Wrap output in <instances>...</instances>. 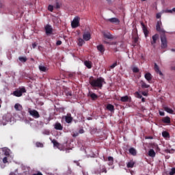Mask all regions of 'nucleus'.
I'll return each instance as SVG.
<instances>
[{
  "instance_id": "obj_11",
  "label": "nucleus",
  "mask_w": 175,
  "mask_h": 175,
  "mask_svg": "<svg viewBox=\"0 0 175 175\" xmlns=\"http://www.w3.org/2000/svg\"><path fill=\"white\" fill-rule=\"evenodd\" d=\"M65 120L67 124H70V122L73 121V118H72V114L68 113L67 116H65Z\"/></svg>"
},
{
  "instance_id": "obj_23",
  "label": "nucleus",
  "mask_w": 175,
  "mask_h": 175,
  "mask_svg": "<svg viewBox=\"0 0 175 175\" xmlns=\"http://www.w3.org/2000/svg\"><path fill=\"white\" fill-rule=\"evenodd\" d=\"M103 36L107 39H114V36H113L110 33H104Z\"/></svg>"
},
{
  "instance_id": "obj_24",
  "label": "nucleus",
  "mask_w": 175,
  "mask_h": 175,
  "mask_svg": "<svg viewBox=\"0 0 175 175\" xmlns=\"http://www.w3.org/2000/svg\"><path fill=\"white\" fill-rule=\"evenodd\" d=\"M108 21H109V23H118V24H120V19L117 18H111L108 19Z\"/></svg>"
},
{
  "instance_id": "obj_62",
  "label": "nucleus",
  "mask_w": 175,
  "mask_h": 175,
  "mask_svg": "<svg viewBox=\"0 0 175 175\" xmlns=\"http://www.w3.org/2000/svg\"><path fill=\"white\" fill-rule=\"evenodd\" d=\"M10 175H16V173H14V172H11V173L10 174Z\"/></svg>"
},
{
  "instance_id": "obj_54",
  "label": "nucleus",
  "mask_w": 175,
  "mask_h": 175,
  "mask_svg": "<svg viewBox=\"0 0 175 175\" xmlns=\"http://www.w3.org/2000/svg\"><path fill=\"white\" fill-rule=\"evenodd\" d=\"M79 133H84V129H81L79 130Z\"/></svg>"
},
{
  "instance_id": "obj_33",
  "label": "nucleus",
  "mask_w": 175,
  "mask_h": 175,
  "mask_svg": "<svg viewBox=\"0 0 175 175\" xmlns=\"http://www.w3.org/2000/svg\"><path fill=\"white\" fill-rule=\"evenodd\" d=\"M134 95L135 98H137L138 99H142L143 98V96H142V94H140V93H139V92H135Z\"/></svg>"
},
{
  "instance_id": "obj_26",
  "label": "nucleus",
  "mask_w": 175,
  "mask_h": 175,
  "mask_svg": "<svg viewBox=\"0 0 175 175\" xmlns=\"http://www.w3.org/2000/svg\"><path fill=\"white\" fill-rule=\"evenodd\" d=\"M38 68H39L40 72H47V70H49L47 67H46L43 65H40Z\"/></svg>"
},
{
  "instance_id": "obj_43",
  "label": "nucleus",
  "mask_w": 175,
  "mask_h": 175,
  "mask_svg": "<svg viewBox=\"0 0 175 175\" xmlns=\"http://www.w3.org/2000/svg\"><path fill=\"white\" fill-rule=\"evenodd\" d=\"M48 10H49V12H53V10H54V6H53L52 5H49L48 6Z\"/></svg>"
},
{
  "instance_id": "obj_40",
  "label": "nucleus",
  "mask_w": 175,
  "mask_h": 175,
  "mask_svg": "<svg viewBox=\"0 0 175 175\" xmlns=\"http://www.w3.org/2000/svg\"><path fill=\"white\" fill-rule=\"evenodd\" d=\"M36 147H38V148H43V144L42 143H41V142H36Z\"/></svg>"
},
{
  "instance_id": "obj_3",
  "label": "nucleus",
  "mask_w": 175,
  "mask_h": 175,
  "mask_svg": "<svg viewBox=\"0 0 175 175\" xmlns=\"http://www.w3.org/2000/svg\"><path fill=\"white\" fill-rule=\"evenodd\" d=\"M27 92V90H25V88L23 87L21 88H19V90H16L13 92L14 96H17L18 98H20V96H23V94H25Z\"/></svg>"
},
{
  "instance_id": "obj_22",
  "label": "nucleus",
  "mask_w": 175,
  "mask_h": 175,
  "mask_svg": "<svg viewBox=\"0 0 175 175\" xmlns=\"http://www.w3.org/2000/svg\"><path fill=\"white\" fill-rule=\"evenodd\" d=\"M85 64V66H86V68L88 69H91V68H92V62H91L90 61H85L84 62Z\"/></svg>"
},
{
  "instance_id": "obj_41",
  "label": "nucleus",
  "mask_w": 175,
  "mask_h": 175,
  "mask_svg": "<svg viewBox=\"0 0 175 175\" xmlns=\"http://www.w3.org/2000/svg\"><path fill=\"white\" fill-rule=\"evenodd\" d=\"M169 175H174L175 174V167H172L171 171L168 173Z\"/></svg>"
},
{
  "instance_id": "obj_17",
  "label": "nucleus",
  "mask_w": 175,
  "mask_h": 175,
  "mask_svg": "<svg viewBox=\"0 0 175 175\" xmlns=\"http://www.w3.org/2000/svg\"><path fill=\"white\" fill-rule=\"evenodd\" d=\"M159 38V35L158 33H156L154 36H152V41H151V44H155Z\"/></svg>"
},
{
  "instance_id": "obj_52",
  "label": "nucleus",
  "mask_w": 175,
  "mask_h": 175,
  "mask_svg": "<svg viewBox=\"0 0 175 175\" xmlns=\"http://www.w3.org/2000/svg\"><path fill=\"white\" fill-rule=\"evenodd\" d=\"M165 13H173V10H165Z\"/></svg>"
},
{
  "instance_id": "obj_19",
  "label": "nucleus",
  "mask_w": 175,
  "mask_h": 175,
  "mask_svg": "<svg viewBox=\"0 0 175 175\" xmlns=\"http://www.w3.org/2000/svg\"><path fill=\"white\" fill-rule=\"evenodd\" d=\"M144 77H145L146 80H147V81H148V83H150V81H151V80H152V75H151V73H150V72H147L146 74H145Z\"/></svg>"
},
{
  "instance_id": "obj_44",
  "label": "nucleus",
  "mask_w": 175,
  "mask_h": 175,
  "mask_svg": "<svg viewBox=\"0 0 175 175\" xmlns=\"http://www.w3.org/2000/svg\"><path fill=\"white\" fill-rule=\"evenodd\" d=\"M133 73H139V69L137 68V67H134L133 68Z\"/></svg>"
},
{
  "instance_id": "obj_59",
  "label": "nucleus",
  "mask_w": 175,
  "mask_h": 175,
  "mask_svg": "<svg viewBox=\"0 0 175 175\" xmlns=\"http://www.w3.org/2000/svg\"><path fill=\"white\" fill-rule=\"evenodd\" d=\"M107 173V170H106V168L103 169V173Z\"/></svg>"
},
{
  "instance_id": "obj_58",
  "label": "nucleus",
  "mask_w": 175,
  "mask_h": 175,
  "mask_svg": "<svg viewBox=\"0 0 175 175\" xmlns=\"http://www.w3.org/2000/svg\"><path fill=\"white\" fill-rule=\"evenodd\" d=\"M139 40V39L137 38H135V39H134V42H135V43H137V41Z\"/></svg>"
},
{
  "instance_id": "obj_1",
  "label": "nucleus",
  "mask_w": 175,
  "mask_h": 175,
  "mask_svg": "<svg viewBox=\"0 0 175 175\" xmlns=\"http://www.w3.org/2000/svg\"><path fill=\"white\" fill-rule=\"evenodd\" d=\"M89 83L93 88H100V90H102L103 83H105V79L102 77L95 79L94 77H90L89 79Z\"/></svg>"
},
{
  "instance_id": "obj_6",
  "label": "nucleus",
  "mask_w": 175,
  "mask_h": 175,
  "mask_svg": "<svg viewBox=\"0 0 175 175\" xmlns=\"http://www.w3.org/2000/svg\"><path fill=\"white\" fill-rule=\"evenodd\" d=\"M28 111L33 118H40V114H39V112L36 109H29Z\"/></svg>"
},
{
  "instance_id": "obj_5",
  "label": "nucleus",
  "mask_w": 175,
  "mask_h": 175,
  "mask_svg": "<svg viewBox=\"0 0 175 175\" xmlns=\"http://www.w3.org/2000/svg\"><path fill=\"white\" fill-rule=\"evenodd\" d=\"M72 28H77V27H80V17L75 16L73 21L71 22Z\"/></svg>"
},
{
  "instance_id": "obj_49",
  "label": "nucleus",
  "mask_w": 175,
  "mask_h": 175,
  "mask_svg": "<svg viewBox=\"0 0 175 175\" xmlns=\"http://www.w3.org/2000/svg\"><path fill=\"white\" fill-rule=\"evenodd\" d=\"M56 9H59L61 8V4L57 2L55 5Z\"/></svg>"
},
{
  "instance_id": "obj_4",
  "label": "nucleus",
  "mask_w": 175,
  "mask_h": 175,
  "mask_svg": "<svg viewBox=\"0 0 175 175\" xmlns=\"http://www.w3.org/2000/svg\"><path fill=\"white\" fill-rule=\"evenodd\" d=\"M161 49H166L167 47V38H166V35L165 33L161 36Z\"/></svg>"
},
{
  "instance_id": "obj_12",
  "label": "nucleus",
  "mask_w": 175,
  "mask_h": 175,
  "mask_svg": "<svg viewBox=\"0 0 175 175\" xmlns=\"http://www.w3.org/2000/svg\"><path fill=\"white\" fill-rule=\"evenodd\" d=\"M97 50H98V51H100V54H102V55H103V54H105V46H103V44L98 45Z\"/></svg>"
},
{
  "instance_id": "obj_61",
  "label": "nucleus",
  "mask_w": 175,
  "mask_h": 175,
  "mask_svg": "<svg viewBox=\"0 0 175 175\" xmlns=\"http://www.w3.org/2000/svg\"><path fill=\"white\" fill-rule=\"evenodd\" d=\"M154 147H156L157 150H159V147L158 146V145H154Z\"/></svg>"
},
{
  "instance_id": "obj_13",
  "label": "nucleus",
  "mask_w": 175,
  "mask_h": 175,
  "mask_svg": "<svg viewBox=\"0 0 175 175\" xmlns=\"http://www.w3.org/2000/svg\"><path fill=\"white\" fill-rule=\"evenodd\" d=\"M54 128L56 131H62V129H64V126H62V124L59 122H56L54 125Z\"/></svg>"
},
{
  "instance_id": "obj_37",
  "label": "nucleus",
  "mask_w": 175,
  "mask_h": 175,
  "mask_svg": "<svg viewBox=\"0 0 175 175\" xmlns=\"http://www.w3.org/2000/svg\"><path fill=\"white\" fill-rule=\"evenodd\" d=\"M6 119V118L5 117V116H3V118H2V120H1L0 121V124H1V125H6V120H5Z\"/></svg>"
},
{
  "instance_id": "obj_15",
  "label": "nucleus",
  "mask_w": 175,
  "mask_h": 175,
  "mask_svg": "<svg viewBox=\"0 0 175 175\" xmlns=\"http://www.w3.org/2000/svg\"><path fill=\"white\" fill-rule=\"evenodd\" d=\"M88 96H90L92 100H96V99H98V95L91 92H89V94H88Z\"/></svg>"
},
{
  "instance_id": "obj_45",
  "label": "nucleus",
  "mask_w": 175,
  "mask_h": 175,
  "mask_svg": "<svg viewBox=\"0 0 175 175\" xmlns=\"http://www.w3.org/2000/svg\"><path fill=\"white\" fill-rule=\"evenodd\" d=\"M8 157H4L3 158V163H8Z\"/></svg>"
},
{
  "instance_id": "obj_2",
  "label": "nucleus",
  "mask_w": 175,
  "mask_h": 175,
  "mask_svg": "<svg viewBox=\"0 0 175 175\" xmlns=\"http://www.w3.org/2000/svg\"><path fill=\"white\" fill-rule=\"evenodd\" d=\"M17 7H9L6 6L3 3L0 2V12L4 13L5 14H9V13H20V10H16Z\"/></svg>"
},
{
  "instance_id": "obj_34",
  "label": "nucleus",
  "mask_w": 175,
  "mask_h": 175,
  "mask_svg": "<svg viewBox=\"0 0 175 175\" xmlns=\"http://www.w3.org/2000/svg\"><path fill=\"white\" fill-rule=\"evenodd\" d=\"M52 143L54 146V147H57L58 148V147H59V143H58V142H57V140L53 139L52 140Z\"/></svg>"
},
{
  "instance_id": "obj_25",
  "label": "nucleus",
  "mask_w": 175,
  "mask_h": 175,
  "mask_svg": "<svg viewBox=\"0 0 175 175\" xmlns=\"http://www.w3.org/2000/svg\"><path fill=\"white\" fill-rule=\"evenodd\" d=\"M162 121L164 124H170V118L168 116L164 117L163 118Z\"/></svg>"
},
{
  "instance_id": "obj_50",
  "label": "nucleus",
  "mask_w": 175,
  "mask_h": 175,
  "mask_svg": "<svg viewBox=\"0 0 175 175\" xmlns=\"http://www.w3.org/2000/svg\"><path fill=\"white\" fill-rule=\"evenodd\" d=\"M159 116H165V112L162 111H159Z\"/></svg>"
},
{
  "instance_id": "obj_55",
  "label": "nucleus",
  "mask_w": 175,
  "mask_h": 175,
  "mask_svg": "<svg viewBox=\"0 0 175 175\" xmlns=\"http://www.w3.org/2000/svg\"><path fill=\"white\" fill-rule=\"evenodd\" d=\"M142 95H144V96H147V92H142Z\"/></svg>"
},
{
  "instance_id": "obj_27",
  "label": "nucleus",
  "mask_w": 175,
  "mask_h": 175,
  "mask_svg": "<svg viewBox=\"0 0 175 175\" xmlns=\"http://www.w3.org/2000/svg\"><path fill=\"white\" fill-rule=\"evenodd\" d=\"M126 166L129 169V168L132 169V167H133V166H135V161H129V163H127Z\"/></svg>"
},
{
  "instance_id": "obj_8",
  "label": "nucleus",
  "mask_w": 175,
  "mask_h": 175,
  "mask_svg": "<svg viewBox=\"0 0 175 175\" xmlns=\"http://www.w3.org/2000/svg\"><path fill=\"white\" fill-rule=\"evenodd\" d=\"M45 29V33L49 36V35H52L53 34V27L50 25H46L44 27Z\"/></svg>"
},
{
  "instance_id": "obj_46",
  "label": "nucleus",
  "mask_w": 175,
  "mask_h": 175,
  "mask_svg": "<svg viewBox=\"0 0 175 175\" xmlns=\"http://www.w3.org/2000/svg\"><path fill=\"white\" fill-rule=\"evenodd\" d=\"M117 66V62L113 63L112 65L110 66L111 69H114Z\"/></svg>"
},
{
  "instance_id": "obj_63",
  "label": "nucleus",
  "mask_w": 175,
  "mask_h": 175,
  "mask_svg": "<svg viewBox=\"0 0 175 175\" xmlns=\"http://www.w3.org/2000/svg\"><path fill=\"white\" fill-rule=\"evenodd\" d=\"M69 174H72V171L70 170H68Z\"/></svg>"
},
{
  "instance_id": "obj_48",
  "label": "nucleus",
  "mask_w": 175,
  "mask_h": 175,
  "mask_svg": "<svg viewBox=\"0 0 175 175\" xmlns=\"http://www.w3.org/2000/svg\"><path fill=\"white\" fill-rule=\"evenodd\" d=\"M61 44H62V41L57 40L56 42V46H61Z\"/></svg>"
},
{
  "instance_id": "obj_57",
  "label": "nucleus",
  "mask_w": 175,
  "mask_h": 175,
  "mask_svg": "<svg viewBox=\"0 0 175 175\" xmlns=\"http://www.w3.org/2000/svg\"><path fill=\"white\" fill-rule=\"evenodd\" d=\"M77 136H79V133H74V134H73V137H77Z\"/></svg>"
},
{
  "instance_id": "obj_53",
  "label": "nucleus",
  "mask_w": 175,
  "mask_h": 175,
  "mask_svg": "<svg viewBox=\"0 0 175 175\" xmlns=\"http://www.w3.org/2000/svg\"><path fill=\"white\" fill-rule=\"evenodd\" d=\"M36 46H38V44H36V42H34L32 44L33 49H35L36 47Z\"/></svg>"
},
{
  "instance_id": "obj_29",
  "label": "nucleus",
  "mask_w": 175,
  "mask_h": 175,
  "mask_svg": "<svg viewBox=\"0 0 175 175\" xmlns=\"http://www.w3.org/2000/svg\"><path fill=\"white\" fill-rule=\"evenodd\" d=\"M148 155L150 157H151V158H154L156 155L155 154V151L153 150V149H150L149 151H148Z\"/></svg>"
},
{
  "instance_id": "obj_47",
  "label": "nucleus",
  "mask_w": 175,
  "mask_h": 175,
  "mask_svg": "<svg viewBox=\"0 0 175 175\" xmlns=\"http://www.w3.org/2000/svg\"><path fill=\"white\" fill-rule=\"evenodd\" d=\"M161 16H162V14L161 12L157 13L156 15V18H161Z\"/></svg>"
},
{
  "instance_id": "obj_18",
  "label": "nucleus",
  "mask_w": 175,
  "mask_h": 175,
  "mask_svg": "<svg viewBox=\"0 0 175 175\" xmlns=\"http://www.w3.org/2000/svg\"><path fill=\"white\" fill-rule=\"evenodd\" d=\"M154 70L157 73H159L160 76H163L162 71L159 70V66H158V64H157V63L154 64Z\"/></svg>"
},
{
  "instance_id": "obj_35",
  "label": "nucleus",
  "mask_w": 175,
  "mask_h": 175,
  "mask_svg": "<svg viewBox=\"0 0 175 175\" xmlns=\"http://www.w3.org/2000/svg\"><path fill=\"white\" fill-rule=\"evenodd\" d=\"M65 94H66V96H67V98H72V92L71 91L66 90L65 92Z\"/></svg>"
},
{
  "instance_id": "obj_10",
  "label": "nucleus",
  "mask_w": 175,
  "mask_h": 175,
  "mask_svg": "<svg viewBox=\"0 0 175 175\" xmlns=\"http://www.w3.org/2000/svg\"><path fill=\"white\" fill-rule=\"evenodd\" d=\"M0 154H3L5 157H10V152L9 149H0Z\"/></svg>"
},
{
  "instance_id": "obj_32",
  "label": "nucleus",
  "mask_w": 175,
  "mask_h": 175,
  "mask_svg": "<svg viewBox=\"0 0 175 175\" xmlns=\"http://www.w3.org/2000/svg\"><path fill=\"white\" fill-rule=\"evenodd\" d=\"M142 88H150V85H147V83H146V82L144 81H142Z\"/></svg>"
},
{
  "instance_id": "obj_7",
  "label": "nucleus",
  "mask_w": 175,
  "mask_h": 175,
  "mask_svg": "<svg viewBox=\"0 0 175 175\" xmlns=\"http://www.w3.org/2000/svg\"><path fill=\"white\" fill-rule=\"evenodd\" d=\"M161 27H162V21L159 20L157 22L156 30L157 31V32H161V33H166V31H165V29H163V28Z\"/></svg>"
},
{
  "instance_id": "obj_39",
  "label": "nucleus",
  "mask_w": 175,
  "mask_h": 175,
  "mask_svg": "<svg viewBox=\"0 0 175 175\" xmlns=\"http://www.w3.org/2000/svg\"><path fill=\"white\" fill-rule=\"evenodd\" d=\"M162 136H163V137H169L170 134L167 131H163L162 133Z\"/></svg>"
},
{
  "instance_id": "obj_38",
  "label": "nucleus",
  "mask_w": 175,
  "mask_h": 175,
  "mask_svg": "<svg viewBox=\"0 0 175 175\" xmlns=\"http://www.w3.org/2000/svg\"><path fill=\"white\" fill-rule=\"evenodd\" d=\"M18 59H19V61H21V62H27L26 57H19Z\"/></svg>"
},
{
  "instance_id": "obj_30",
  "label": "nucleus",
  "mask_w": 175,
  "mask_h": 175,
  "mask_svg": "<svg viewBox=\"0 0 175 175\" xmlns=\"http://www.w3.org/2000/svg\"><path fill=\"white\" fill-rule=\"evenodd\" d=\"M164 110L165 111H166L167 113H169L170 114H173L174 113L173 109H172L171 108H169L168 107H165Z\"/></svg>"
},
{
  "instance_id": "obj_14",
  "label": "nucleus",
  "mask_w": 175,
  "mask_h": 175,
  "mask_svg": "<svg viewBox=\"0 0 175 175\" xmlns=\"http://www.w3.org/2000/svg\"><path fill=\"white\" fill-rule=\"evenodd\" d=\"M83 40L88 42V40L91 39V33H90V32L85 33L83 35Z\"/></svg>"
},
{
  "instance_id": "obj_20",
  "label": "nucleus",
  "mask_w": 175,
  "mask_h": 175,
  "mask_svg": "<svg viewBox=\"0 0 175 175\" xmlns=\"http://www.w3.org/2000/svg\"><path fill=\"white\" fill-rule=\"evenodd\" d=\"M129 154H131V155H133V157H136L137 152L136 151V149H135V148H131L129 150Z\"/></svg>"
},
{
  "instance_id": "obj_56",
  "label": "nucleus",
  "mask_w": 175,
  "mask_h": 175,
  "mask_svg": "<svg viewBox=\"0 0 175 175\" xmlns=\"http://www.w3.org/2000/svg\"><path fill=\"white\" fill-rule=\"evenodd\" d=\"M103 43H105V44H109V43H110V42H107V41H106V40H104Z\"/></svg>"
},
{
  "instance_id": "obj_16",
  "label": "nucleus",
  "mask_w": 175,
  "mask_h": 175,
  "mask_svg": "<svg viewBox=\"0 0 175 175\" xmlns=\"http://www.w3.org/2000/svg\"><path fill=\"white\" fill-rule=\"evenodd\" d=\"M131 99L132 98L131 97H129V96H122L120 98L121 102H124V103L131 102Z\"/></svg>"
},
{
  "instance_id": "obj_28",
  "label": "nucleus",
  "mask_w": 175,
  "mask_h": 175,
  "mask_svg": "<svg viewBox=\"0 0 175 175\" xmlns=\"http://www.w3.org/2000/svg\"><path fill=\"white\" fill-rule=\"evenodd\" d=\"M107 110H109V111H114V105L108 104L107 105Z\"/></svg>"
},
{
  "instance_id": "obj_31",
  "label": "nucleus",
  "mask_w": 175,
  "mask_h": 175,
  "mask_svg": "<svg viewBox=\"0 0 175 175\" xmlns=\"http://www.w3.org/2000/svg\"><path fill=\"white\" fill-rule=\"evenodd\" d=\"M108 161H109V163H108L109 166H111V165L114 163V159L113 158V157H109Z\"/></svg>"
},
{
  "instance_id": "obj_60",
  "label": "nucleus",
  "mask_w": 175,
  "mask_h": 175,
  "mask_svg": "<svg viewBox=\"0 0 175 175\" xmlns=\"http://www.w3.org/2000/svg\"><path fill=\"white\" fill-rule=\"evenodd\" d=\"M141 99H142V102H146V98H144V97H142Z\"/></svg>"
},
{
  "instance_id": "obj_42",
  "label": "nucleus",
  "mask_w": 175,
  "mask_h": 175,
  "mask_svg": "<svg viewBox=\"0 0 175 175\" xmlns=\"http://www.w3.org/2000/svg\"><path fill=\"white\" fill-rule=\"evenodd\" d=\"M69 79H73V77H75V72H70L68 75Z\"/></svg>"
},
{
  "instance_id": "obj_21",
  "label": "nucleus",
  "mask_w": 175,
  "mask_h": 175,
  "mask_svg": "<svg viewBox=\"0 0 175 175\" xmlns=\"http://www.w3.org/2000/svg\"><path fill=\"white\" fill-rule=\"evenodd\" d=\"M14 109L16 111H23V106L18 103L15 104Z\"/></svg>"
},
{
  "instance_id": "obj_9",
  "label": "nucleus",
  "mask_w": 175,
  "mask_h": 175,
  "mask_svg": "<svg viewBox=\"0 0 175 175\" xmlns=\"http://www.w3.org/2000/svg\"><path fill=\"white\" fill-rule=\"evenodd\" d=\"M140 24L142 27V30L144 33L145 38H147V36H148V33H149L148 29H147V26L146 25H144V23H143V21H141Z\"/></svg>"
},
{
  "instance_id": "obj_64",
  "label": "nucleus",
  "mask_w": 175,
  "mask_h": 175,
  "mask_svg": "<svg viewBox=\"0 0 175 175\" xmlns=\"http://www.w3.org/2000/svg\"><path fill=\"white\" fill-rule=\"evenodd\" d=\"M172 12H175V8H172Z\"/></svg>"
},
{
  "instance_id": "obj_51",
  "label": "nucleus",
  "mask_w": 175,
  "mask_h": 175,
  "mask_svg": "<svg viewBox=\"0 0 175 175\" xmlns=\"http://www.w3.org/2000/svg\"><path fill=\"white\" fill-rule=\"evenodd\" d=\"M109 46H113L117 44V42H111L109 43Z\"/></svg>"
},
{
  "instance_id": "obj_36",
  "label": "nucleus",
  "mask_w": 175,
  "mask_h": 175,
  "mask_svg": "<svg viewBox=\"0 0 175 175\" xmlns=\"http://www.w3.org/2000/svg\"><path fill=\"white\" fill-rule=\"evenodd\" d=\"M83 44H84V40H83V38H79L78 45L81 46Z\"/></svg>"
}]
</instances>
